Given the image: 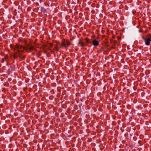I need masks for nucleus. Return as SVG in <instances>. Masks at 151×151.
<instances>
[{"label": "nucleus", "mask_w": 151, "mask_h": 151, "mask_svg": "<svg viewBox=\"0 0 151 151\" xmlns=\"http://www.w3.org/2000/svg\"><path fill=\"white\" fill-rule=\"evenodd\" d=\"M50 52H54V51H52L51 50H50Z\"/></svg>", "instance_id": "16"}, {"label": "nucleus", "mask_w": 151, "mask_h": 151, "mask_svg": "<svg viewBox=\"0 0 151 151\" xmlns=\"http://www.w3.org/2000/svg\"><path fill=\"white\" fill-rule=\"evenodd\" d=\"M120 39V38H118V40H119V39Z\"/></svg>", "instance_id": "18"}, {"label": "nucleus", "mask_w": 151, "mask_h": 151, "mask_svg": "<svg viewBox=\"0 0 151 151\" xmlns=\"http://www.w3.org/2000/svg\"><path fill=\"white\" fill-rule=\"evenodd\" d=\"M19 57L21 59L20 60H24L26 56V55H24L22 57H21V55L20 54V55L19 56Z\"/></svg>", "instance_id": "9"}, {"label": "nucleus", "mask_w": 151, "mask_h": 151, "mask_svg": "<svg viewBox=\"0 0 151 151\" xmlns=\"http://www.w3.org/2000/svg\"><path fill=\"white\" fill-rule=\"evenodd\" d=\"M1 64H0V67H1Z\"/></svg>", "instance_id": "19"}, {"label": "nucleus", "mask_w": 151, "mask_h": 151, "mask_svg": "<svg viewBox=\"0 0 151 151\" xmlns=\"http://www.w3.org/2000/svg\"><path fill=\"white\" fill-rule=\"evenodd\" d=\"M20 54V52H19V50L14 52L13 55V58L15 59H16Z\"/></svg>", "instance_id": "3"}, {"label": "nucleus", "mask_w": 151, "mask_h": 151, "mask_svg": "<svg viewBox=\"0 0 151 151\" xmlns=\"http://www.w3.org/2000/svg\"><path fill=\"white\" fill-rule=\"evenodd\" d=\"M23 47H23L22 45H19V50L20 49H22V48H23Z\"/></svg>", "instance_id": "13"}, {"label": "nucleus", "mask_w": 151, "mask_h": 151, "mask_svg": "<svg viewBox=\"0 0 151 151\" xmlns=\"http://www.w3.org/2000/svg\"><path fill=\"white\" fill-rule=\"evenodd\" d=\"M142 38L144 41L146 45H150L151 42V35H150L148 34L146 37L142 36Z\"/></svg>", "instance_id": "1"}, {"label": "nucleus", "mask_w": 151, "mask_h": 151, "mask_svg": "<svg viewBox=\"0 0 151 151\" xmlns=\"http://www.w3.org/2000/svg\"><path fill=\"white\" fill-rule=\"evenodd\" d=\"M86 43L87 44V43H91V42H90L89 41V39L88 38H86Z\"/></svg>", "instance_id": "12"}, {"label": "nucleus", "mask_w": 151, "mask_h": 151, "mask_svg": "<svg viewBox=\"0 0 151 151\" xmlns=\"http://www.w3.org/2000/svg\"><path fill=\"white\" fill-rule=\"evenodd\" d=\"M54 50L58 51H59V49L58 48L57 46H55L54 48Z\"/></svg>", "instance_id": "11"}, {"label": "nucleus", "mask_w": 151, "mask_h": 151, "mask_svg": "<svg viewBox=\"0 0 151 151\" xmlns=\"http://www.w3.org/2000/svg\"><path fill=\"white\" fill-rule=\"evenodd\" d=\"M4 61V58H3L2 59V60L1 61V63H3Z\"/></svg>", "instance_id": "15"}, {"label": "nucleus", "mask_w": 151, "mask_h": 151, "mask_svg": "<svg viewBox=\"0 0 151 151\" xmlns=\"http://www.w3.org/2000/svg\"><path fill=\"white\" fill-rule=\"evenodd\" d=\"M92 44L93 46H96L99 45V43L98 41L95 40H94L93 41Z\"/></svg>", "instance_id": "5"}, {"label": "nucleus", "mask_w": 151, "mask_h": 151, "mask_svg": "<svg viewBox=\"0 0 151 151\" xmlns=\"http://www.w3.org/2000/svg\"><path fill=\"white\" fill-rule=\"evenodd\" d=\"M65 41H63L62 43H61V46H62V47H65V48H67V47H66V43H65Z\"/></svg>", "instance_id": "7"}, {"label": "nucleus", "mask_w": 151, "mask_h": 151, "mask_svg": "<svg viewBox=\"0 0 151 151\" xmlns=\"http://www.w3.org/2000/svg\"><path fill=\"white\" fill-rule=\"evenodd\" d=\"M27 46H29V47H23V49L24 50H27H27H29V51L30 52H32V50L34 49V47L33 46L31 45L30 46L29 45H28Z\"/></svg>", "instance_id": "2"}, {"label": "nucleus", "mask_w": 151, "mask_h": 151, "mask_svg": "<svg viewBox=\"0 0 151 151\" xmlns=\"http://www.w3.org/2000/svg\"><path fill=\"white\" fill-rule=\"evenodd\" d=\"M65 41V42H66L65 43L66 45L67 46L66 47H68L69 46V45L70 44V42L69 41V40H66Z\"/></svg>", "instance_id": "8"}, {"label": "nucleus", "mask_w": 151, "mask_h": 151, "mask_svg": "<svg viewBox=\"0 0 151 151\" xmlns=\"http://www.w3.org/2000/svg\"><path fill=\"white\" fill-rule=\"evenodd\" d=\"M50 47H52L53 46V45L52 43H50Z\"/></svg>", "instance_id": "14"}, {"label": "nucleus", "mask_w": 151, "mask_h": 151, "mask_svg": "<svg viewBox=\"0 0 151 151\" xmlns=\"http://www.w3.org/2000/svg\"><path fill=\"white\" fill-rule=\"evenodd\" d=\"M23 51V50L20 51V52H22Z\"/></svg>", "instance_id": "17"}, {"label": "nucleus", "mask_w": 151, "mask_h": 151, "mask_svg": "<svg viewBox=\"0 0 151 151\" xmlns=\"http://www.w3.org/2000/svg\"><path fill=\"white\" fill-rule=\"evenodd\" d=\"M4 58H6V56H5Z\"/></svg>", "instance_id": "20"}, {"label": "nucleus", "mask_w": 151, "mask_h": 151, "mask_svg": "<svg viewBox=\"0 0 151 151\" xmlns=\"http://www.w3.org/2000/svg\"><path fill=\"white\" fill-rule=\"evenodd\" d=\"M10 47L11 48V50H14V51H15V45H13V44H11L10 45Z\"/></svg>", "instance_id": "10"}, {"label": "nucleus", "mask_w": 151, "mask_h": 151, "mask_svg": "<svg viewBox=\"0 0 151 151\" xmlns=\"http://www.w3.org/2000/svg\"><path fill=\"white\" fill-rule=\"evenodd\" d=\"M86 45H86L81 40H80L79 41V42L78 43V46L83 47Z\"/></svg>", "instance_id": "4"}, {"label": "nucleus", "mask_w": 151, "mask_h": 151, "mask_svg": "<svg viewBox=\"0 0 151 151\" xmlns=\"http://www.w3.org/2000/svg\"><path fill=\"white\" fill-rule=\"evenodd\" d=\"M15 51L16 50L17 51L19 50V52H20V50H19V45L17 44L16 45H15Z\"/></svg>", "instance_id": "6"}]
</instances>
